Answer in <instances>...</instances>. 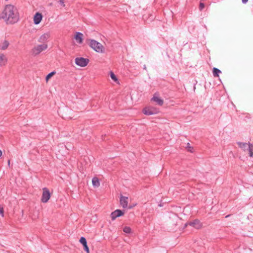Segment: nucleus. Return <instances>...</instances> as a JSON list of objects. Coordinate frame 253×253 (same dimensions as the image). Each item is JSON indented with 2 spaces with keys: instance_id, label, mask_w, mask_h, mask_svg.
<instances>
[{
  "instance_id": "obj_20",
  "label": "nucleus",
  "mask_w": 253,
  "mask_h": 253,
  "mask_svg": "<svg viewBox=\"0 0 253 253\" xmlns=\"http://www.w3.org/2000/svg\"><path fill=\"white\" fill-rule=\"evenodd\" d=\"M221 73V71L218 69L217 68H213V75L214 77H219V74Z\"/></svg>"
},
{
  "instance_id": "obj_28",
  "label": "nucleus",
  "mask_w": 253,
  "mask_h": 253,
  "mask_svg": "<svg viewBox=\"0 0 253 253\" xmlns=\"http://www.w3.org/2000/svg\"><path fill=\"white\" fill-rule=\"evenodd\" d=\"M248 1V0H242V2L244 3H246Z\"/></svg>"
},
{
  "instance_id": "obj_12",
  "label": "nucleus",
  "mask_w": 253,
  "mask_h": 253,
  "mask_svg": "<svg viewBox=\"0 0 253 253\" xmlns=\"http://www.w3.org/2000/svg\"><path fill=\"white\" fill-rule=\"evenodd\" d=\"M120 204L124 208H126L128 205V198L125 196H121L120 198Z\"/></svg>"
},
{
  "instance_id": "obj_7",
  "label": "nucleus",
  "mask_w": 253,
  "mask_h": 253,
  "mask_svg": "<svg viewBox=\"0 0 253 253\" xmlns=\"http://www.w3.org/2000/svg\"><path fill=\"white\" fill-rule=\"evenodd\" d=\"M151 100L156 102L159 106H162L164 104L163 99L161 98L158 93H155Z\"/></svg>"
},
{
  "instance_id": "obj_21",
  "label": "nucleus",
  "mask_w": 253,
  "mask_h": 253,
  "mask_svg": "<svg viewBox=\"0 0 253 253\" xmlns=\"http://www.w3.org/2000/svg\"><path fill=\"white\" fill-rule=\"evenodd\" d=\"M247 151H248L249 152V156L251 157H253V145L251 144V145H249V147L248 148V150Z\"/></svg>"
},
{
  "instance_id": "obj_13",
  "label": "nucleus",
  "mask_w": 253,
  "mask_h": 253,
  "mask_svg": "<svg viewBox=\"0 0 253 253\" xmlns=\"http://www.w3.org/2000/svg\"><path fill=\"white\" fill-rule=\"evenodd\" d=\"M80 242L83 245L86 253H89V250L87 245V242L84 237H82L80 239Z\"/></svg>"
},
{
  "instance_id": "obj_15",
  "label": "nucleus",
  "mask_w": 253,
  "mask_h": 253,
  "mask_svg": "<svg viewBox=\"0 0 253 253\" xmlns=\"http://www.w3.org/2000/svg\"><path fill=\"white\" fill-rule=\"evenodd\" d=\"M238 146L242 148L244 151H246L248 150V148L249 147V145H251L250 143H242V142H238L237 143Z\"/></svg>"
},
{
  "instance_id": "obj_31",
  "label": "nucleus",
  "mask_w": 253,
  "mask_h": 253,
  "mask_svg": "<svg viewBox=\"0 0 253 253\" xmlns=\"http://www.w3.org/2000/svg\"><path fill=\"white\" fill-rule=\"evenodd\" d=\"M188 225H189V224H188V223H186L185 224V227H186V226H187Z\"/></svg>"
},
{
  "instance_id": "obj_1",
  "label": "nucleus",
  "mask_w": 253,
  "mask_h": 253,
  "mask_svg": "<svg viewBox=\"0 0 253 253\" xmlns=\"http://www.w3.org/2000/svg\"><path fill=\"white\" fill-rule=\"evenodd\" d=\"M0 19H2L7 24L16 23L19 20L17 7L11 4L6 5L0 14Z\"/></svg>"
},
{
  "instance_id": "obj_10",
  "label": "nucleus",
  "mask_w": 253,
  "mask_h": 253,
  "mask_svg": "<svg viewBox=\"0 0 253 253\" xmlns=\"http://www.w3.org/2000/svg\"><path fill=\"white\" fill-rule=\"evenodd\" d=\"M42 19V15L40 12H36L33 17L34 23L35 25H38L40 23Z\"/></svg>"
},
{
  "instance_id": "obj_2",
  "label": "nucleus",
  "mask_w": 253,
  "mask_h": 253,
  "mask_svg": "<svg viewBox=\"0 0 253 253\" xmlns=\"http://www.w3.org/2000/svg\"><path fill=\"white\" fill-rule=\"evenodd\" d=\"M87 43L89 46L96 52L98 53H104L105 52V47L100 42L94 40H87Z\"/></svg>"
},
{
  "instance_id": "obj_6",
  "label": "nucleus",
  "mask_w": 253,
  "mask_h": 253,
  "mask_svg": "<svg viewBox=\"0 0 253 253\" xmlns=\"http://www.w3.org/2000/svg\"><path fill=\"white\" fill-rule=\"evenodd\" d=\"M89 62L88 59L84 58L83 57H77L75 59V63L82 67L86 66Z\"/></svg>"
},
{
  "instance_id": "obj_18",
  "label": "nucleus",
  "mask_w": 253,
  "mask_h": 253,
  "mask_svg": "<svg viewBox=\"0 0 253 253\" xmlns=\"http://www.w3.org/2000/svg\"><path fill=\"white\" fill-rule=\"evenodd\" d=\"M92 183L94 187H98L100 186V182L98 178L96 177H94L92 179Z\"/></svg>"
},
{
  "instance_id": "obj_8",
  "label": "nucleus",
  "mask_w": 253,
  "mask_h": 253,
  "mask_svg": "<svg viewBox=\"0 0 253 253\" xmlns=\"http://www.w3.org/2000/svg\"><path fill=\"white\" fill-rule=\"evenodd\" d=\"M188 224L196 229H200L202 227V223L198 219H195L192 221L189 222Z\"/></svg>"
},
{
  "instance_id": "obj_3",
  "label": "nucleus",
  "mask_w": 253,
  "mask_h": 253,
  "mask_svg": "<svg viewBox=\"0 0 253 253\" xmlns=\"http://www.w3.org/2000/svg\"><path fill=\"white\" fill-rule=\"evenodd\" d=\"M47 48V44L46 43L37 45L32 48L31 52L33 55L36 56L37 55H39L42 51L46 49Z\"/></svg>"
},
{
  "instance_id": "obj_23",
  "label": "nucleus",
  "mask_w": 253,
  "mask_h": 253,
  "mask_svg": "<svg viewBox=\"0 0 253 253\" xmlns=\"http://www.w3.org/2000/svg\"><path fill=\"white\" fill-rule=\"evenodd\" d=\"M123 231L126 233H130L131 229L129 227L125 226L123 228Z\"/></svg>"
},
{
  "instance_id": "obj_30",
  "label": "nucleus",
  "mask_w": 253,
  "mask_h": 253,
  "mask_svg": "<svg viewBox=\"0 0 253 253\" xmlns=\"http://www.w3.org/2000/svg\"><path fill=\"white\" fill-rule=\"evenodd\" d=\"M2 155V152L0 150V157Z\"/></svg>"
},
{
  "instance_id": "obj_14",
  "label": "nucleus",
  "mask_w": 253,
  "mask_h": 253,
  "mask_svg": "<svg viewBox=\"0 0 253 253\" xmlns=\"http://www.w3.org/2000/svg\"><path fill=\"white\" fill-rule=\"evenodd\" d=\"M50 37V34L49 33H44L41 35L40 37L39 41L41 42H43L46 41Z\"/></svg>"
},
{
  "instance_id": "obj_22",
  "label": "nucleus",
  "mask_w": 253,
  "mask_h": 253,
  "mask_svg": "<svg viewBox=\"0 0 253 253\" xmlns=\"http://www.w3.org/2000/svg\"><path fill=\"white\" fill-rule=\"evenodd\" d=\"M56 74V72L55 71H53L51 73H50L49 74H48L46 78H45V80H46V82L47 83L49 81V80L52 77H53L55 74Z\"/></svg>"
},
{
  "instance_id": "obj_32",
  "label": "nucleus",
  "mask_w": 253,
  "mask_h": 253,
  "mask_svg": "<svg viewBox=\"0 0 253 253\" xmlns=\"http://www.w3.org/2000/svg\"><path fill=\"white\" fill-rule=\"evenodd\" d=\"M10 160H8V166H9V165H10Z\"/></svg>"
},
{
  "instance_id": "obj_16",
  "label": "nucleus",
  "mask_w": 253,
  "mask_h": 253,
  "mask_svg": "<svg viewBox=\"0 0 253 253\" xmlns=\"http://www.w3.org/2000/svg\"><path fill=\"white\" fill-rule=\"evenodd\" d=\"M7 59L5 56L1 53H0V67L5 65L7 63Z\"/></svg>"
},
{
  "instance_id": "obj_24",
  "label": "nucleus",
  "mask_w": 253,
  "mask_h": 253,
  "mask_svg": "<svg viewBox=\"0 0 253 253\" xmlns=\"http://www.w3.org/2000/svg\"><path fill=\"white\" fill-rule=\"evenodd\" d=\"M0 214L2 217L4 216V210L3 208L0 206Z\"/></svg>"
},
{
  "instance_id": "obj_9",
  "label": "nucleus",
  "mask_w": 253,
  "mask_h": 253,
  "mask_svg": "<svg viewBox=\"0 0 253 253\" xmlns=\"http://www.w3.org/2000/svg\"><path fill=\"white\" fill-rule=\"evenodd\" d=\"M124 213L120 210H116L112 212L110 215L112 220H114L117 217L123 215Z\"/></svg>"
},
{
  "instance_id": "obj_25",
  "label": "nucleus",
  "mask_w": 253,
  "mask_h": 253,
  "mask_svg": "<svg viewBox=\"0 0 253 253\" xmlns=\"http://www.w3.org/2000/svg\"><path fill=\"white\" fill-rule=\"evenodd\" d=\"M205 7V5L203 3L201 2L199 5V9L200 10H202Z\"/></svg>"
},
{
  "instance_id": "obj_17",
  "label": "nucleus",
  "mask_w": 253,
  "mask_h": 253,
  "mask_svg": "<svg viewBox=\"0 0 253 253\" xmlns=\"http://www.w3.org/2000/svg\"><path fill=\"white\" fill-rule=\"evenodd\" d=\"M9 45V42L6 40H4L0 44V48L2 50L6 49Z\"/></svg>"
},
{
  "instance_id": "obj_4",
  "label": "nucleus",
  "mask_w": 253,
  "mask_h": 253,
  "mask_svg": "<svg viewBox=\"0 0 253 253\" xmlns=\"http://www.w3.org/2000/svg\"><path fill=\"white\" fill-rule=\"evenodd\" d=\"M142 112L145 115L149 116L157 114L159 113L160 111L159 109L156 107L148 106L145 107L143 109Z\"/></svg>"
},
{
  "instance_id": "obj_26",
  "label": "nucleus",
  "mask_w": 253,
  "mask_h": 253,
  "mask_svg": "<svg viewBox=\"0 0 253 253\" xmlns=\"http://www.w3.org/2000/svg\"><path fill=\"white\" fill-rule=\"evenodd\" d=\"M187 150H188V151L192 153L193 152V148L192 147L188 146V147L187 148Z\"/></svg>"
},
{
  "instance_id": "obj_27",
  "label": "nucleus",
  "mask_w": 253,
  "mask_h": 253,
  "mask_svg": "<svg viewBox=\"0 0 253 253\" xmlns=\"http://www.w3.org/2000/svg\"><path fill=\"white\" fill-rule=\"evenodd\" d=\"M64 0H59V1L63 7L65 6V4H64Z\"/></svg>"
},
{
  "instance_id": "obj_5",
  "label": "nucleus",
  "mask_w": 253,
  "mask_h": 253,
  "mask_svg": "<svg viewBox=\"0 0 253 253\" xmlns=\"http://www.w3.org/2000/svg\"><path fill=\"white\" fill-rule=\"evenodd\" d=\"M51 197V194L48 188L44 187L42 188V193L41 198V202L43 203H47Z\"/></svg>"
},
{
  "instance_id": "obj_29",
  "label": "nucleus",
  "mask_w": 253,
  "mask_h": 253,
  "mask_svg": "<svg viewBox=\"0 0 253 253\" xmlns=\"http://www.w3.org/2000/svg\"><path fill=\"white\" fill-rule=\"evenodd\" d=\"M136 205V204H134V205L132 206H130L129 207V209H131L133 207L135 206Z\"/></svg>"
},
{
  "instance_id": "obj_11",
  "label": "nucleus",
  "mask_w": 253,
  "mask_h": 253,
  "mask_svg": "<svg viewBox=\"0 0 253 253\" xmlns=\"http://www.w3.org/2000/svg\"><path fill=\"white\" fill-rule=\"evenodd\" d=\"M74 38L78 43L82 44L83 42L84 35L82 33L80 32H76Z\"/></svg>"
},
{
  "instance_id": "obj_19",
  "label": "nucleus",
  "mask_w": 253,
  "mask_h": 253,
  "mask_svg": "<svg viewBox=\"0 0 253 253\" xmlns=\"http://www.w3.org/2000/svg\"><path fill=\"white\" fill-rule=\"evenodd\" d=\"M109 75L110 76L111 78L116 83L119 84V81L116 75L112 71H110L109 72Z\"/></svg>"
}]
</instances>
